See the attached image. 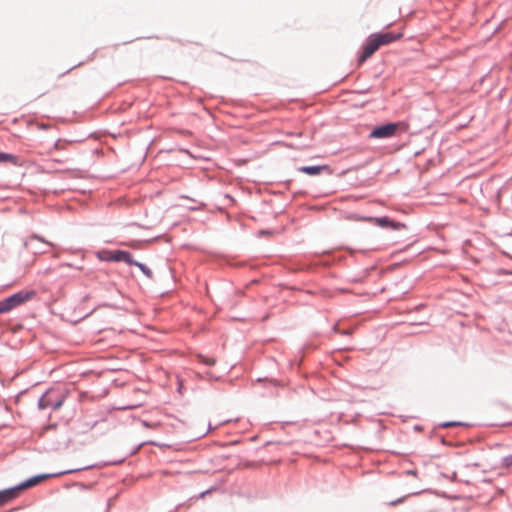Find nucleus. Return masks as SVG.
I'll use <instances>...</instances> for the list:
<instances>
[{
    "label": "nucleus",
    "instance_id": "obj_1",
    "mask_svg": "<svg viewBox=\"0 0 512 512\" xmlns=\"http://www.w3.org/2000/svg\"><path fill=\"white\" fill-rule=\"evenodd\" d=\"M36 295L34 290H21L0 301V314L8 313L20 305L30 301Z\"/></svg>",
    "mask_w": 512,
    "mask_h": 512
},
{
    "label": "nucleus",
    "instance_id": "obj_2",
    "mask_svg": "<svg viewBox=\"0 0 512 512\" xmlns=\"http://www.w3.org/2000/svg\"><path fill=\"white\" fill-rule=\"evenodd\" d=\"M97 256L102 261L125 262L129 265L134 264L132 255L127 251L122 250H101Z\"/></svg>",
    "mask_w": 512,
    "mask_h": 512
},
{
    "label": "nucleus",
    "instance_id": "obj_3",
    "mask_svg": "<svg viewBox=\"0 0 512 512\" xmlns=\"http://www.w3.org/2000/svg\"><path fill=\"white\" fill-rule=\"evenodd\" d=\"M400 123H388L373 129L370 138H389L396 134Z\"/></svg>",
    "mask_w": 512,
    "mask_h": 512
},
{
    "label": "nucleus",
    "instance_id": "obj_4",
    "mask_svg": "<svg viewBox=\"0 0 512 512\" xmlns=\"http://www.w3.org/2000/svg\"><path fill=\"white\" fill-rule=\"evenodd\" d=\"M380 44L377 42L375 37L371 35L367 40L366 44L363 47V52L359 57V63H364L368 58H370L379 48Z\"/></svg>",
    "mask_w": 512,
    "mask_h": 512
},
{
    "label": "nucleus",
    "instance_id": "obj_5",
    "mask_svg": "<svg viewBox=\"0 0 512 512\" xmlns=\"http://www.w3.org/2000/svg\"><path fill=\"white\" fill-rule=\"evenodd\" d=\"M52 394V391H48L40 398L39 407L41 409L51 407L53 410H57L62 406L63 397H59L56 400H53Z\"/></svg>",
    "mask_w": 512,
    "mask_h": 512
},
{
    "label": "nucleus",
    "instance_id": "obj_6",
    "mask_svg": "<svg viewBox=\"0 0 512 512\" xmlns=\"http://www.w3.org/2000/svg\"><path fill=\"white\" fill-rule=\"evenodd\" d=\"M377 42L380 44V46L388 45L396 40H399L402 38V33H392V32H386V33H377L372 34Z\"/></svg>",
    "mask_w": 512,
    "mask_h": 512
},
{
    "label": "nucleus",
    "instance_id": "obj_7",
    "mask_svg": "<svg viewBox=\"0 0 512 512\" xmlns=\"http://www.w3.org/2000/svg\"><path fill=\"white\" fill-rule=\"evenodd\" d=\"M371 221L380 227H390L394 230H399V229L405 227L404 224H401L399 222H394V221L390 220L388 217L371 218Z\"/></svg>",
    "mask_w": 512,
    "mask_h": 512
},
{
    "label": "nucleus",
    "instance_id": "obj_8",
    "mask_svg": "<svg viewBox=\"0 0 512 512\" xmlns=\"http://www.w3.org/2000/svg\"><path fill=\"white\" fill-rule=\"evenodd\" d=\"M19 496V488H10L0 491V506L12 501Z\"/></svg>",
    "mask_w": 512,
    "mask_h": 512
},
{
    "label": "nucleus",
    "instance_id": "obj_9",
    "mask_svg": "<svg viewBox=\"0 0 512 512\" xmlns=\"http://www.w3.org/2000/svg\"><path fill=\"white\" fill-rule=\"evenodd\" d=\"M0 163H10L14 166H22L23 161L16 155L0 152Z\"/></svg>",
    "mask_w": 512,
    "mask_h": 512
},
{
    "label": "nucleus",
    "instance_id": "obj_10",
    "mask_svg": "<svg viewBox=\"0 0 512 512\" xmlns=\"http://www.w3.org/2000/svg\"><path fill=\"white\" fill-rule=\"evenodd\" d=\"M45 478H46L45 475H43V476H35L33 478L28 479L24 483L16 486L15 488H19V493H20L24 489H27V488H30L32 486L37 485L38 483H40Z\"/></svg>",
    "mask_w": 512,
    "mask_h": 512
},
{
    "label": "nucleus",
    "instance_id": "obj_11",
    "mask_svg": "<svg viewBox=\"0 0 512 512\" xmlns=\"http://www.w3.org/2000/svg\"><path fill=\"white\" fill-rule=\"evenodd\" d=\"M326 166H302L299 168V171L307 174V175H318L320 172L325 169Z\"/></svg>",
    "mask_w": 512,
    "mask_h": 512
},
{
    "label": "nucleus",
    "instance_id": "obj_12",
    "mask_svg": "<svg viewBox=\"0 0 512 512\" xmlns=\"http://www.w3.org/2000/svg\"><path fill=\"white\" fill-rule=\"evenodd\" d=\"M197 357L201 362L208 366H213L216 363V359L214 357H208L202 354H198Z\"/></svg>",
    "mask_w": 512,
    "mask_h": 512
},
{
    "label": "nucleus",
    "instance_id": "obj_13",
    "mask_svg": "<svg viewBox=\"0 0 512 512\" xmlns=\"http://www.w3.org/2000/svg\"><path fill=\"white\" fill-rule=\"evenodd\" d=\"M133 265H136L137 267H139L141 269V271L144 272L147 276H149V277L151 276V271L144 264L134 261Z\"/></svg>",
    "mask_w": 512,
    "mask_h": 512
},
{
    "label": "nucleus",
    "instance_id": "obj_14",
    "mask_svg": "<svg viewBox=\"0 0 512 512\" xmlns=\"http://www.w3.org/2000/svg\"><path fill=\"white\" fill-rule=\"evenodd\" d=\"M503 464L506 466V467H509L512 465V456H507L503 459Z\"/></svg>",
    "mask_w": 512,
    "mask_h": 512
},
{
    "label": "nucleus",
    "instance_id": "obj_15",
    "mask_svg": "<svg viewBox=\"0 0 512 512\" xmlns=\"http://www.w3.org/2000/svg\"><path fill=\"white\" fill-rule=\"evenodd\" d=\"M403 501H404V498H400V499H398L396 501L391 502V505H396V504L401 503Z\"/></svg>",
    "mask_w": 512,
    "mask_h": 512
},
{
    "label": "nucleus",
    "instance_id": "obj_16",
    "mask_svg": "<svg viewBox=\"0 0 512 512\" xmlns=\"http://www.w3.org/2000/svg\"><path fill=\"white\" fill-rule=\"evenodd\" d=\"M35 239H38L40 241H44L42 238H40L39 236H34Z\"/></svg>",
    "mask_w": 512,
    "mask_h": 512
}]
</instances>
